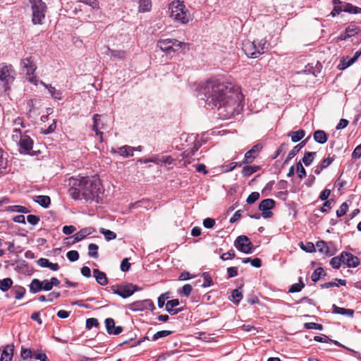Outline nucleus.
<instances>
[{"instance_id":"f257e3e1","label":"nucleus","mask_w":361,"mask_h":361,"mask_svg":"<svg viewBox=\"0 0 361 361\" xmlns=\"http://www.w3.org/2000/svg\"><path fill=\"white\" fill-rule=\"evenodd\" d=\"M198 97L212 108L224 107L231 115L238 111L243 99L239 87L231 83H225L215 78H210L199 85Z\"/></svg>"},{"instance_id":"f03ea898","label":"nucleus","mask_w":361,"mask_h":361,"mask_svg":"<svg viewBox=\"0 0 361 361\" xmlns=\"http://www.w3.org/2000/svg\"><path fill=\"white\" fill-rule=\"evenodd\" d=\"M69 189L71 196L75 200H85L86 202H98L100 193L99 183L88 177L71 178Z\"/></svg>"},{"instance_id":"7ed1b4c3","label":"nucleus","mask_w":361,"mask_h":361,"mask_svg":"<svg viewBox=\"0 0 361 361\" xmlns=\"http://www.w3.org/2000/svg\"><path fill=\"white\" fill-rule=\"evenodd\" d=\"M244 53L250 58H257L268 49L267 42L265 39L254 40H245L243 42L242 47Z\"/></svg>"},{"instance_id":"20e7f679","label":"nucleus","mask_w":361,"mask_h":361,"mask_svg":"<svg viewBox=\"0 0 361 361\" xmlns=\"http://www.w3.org/2000/svg\"><path fill=\"white\" fill-rule=\"evenodd\" d=\"M169 9L171 10V18L176 22L185 24L192 20L191 15L185 8L183 1H177L172 2L169 6Z\"/></svg>"},{"instance_id":"39448f33","label":"nucleus","mask_w":361,"mask_h":361,"mask_svg":"<svg viewBox=\"0 0 361 361\" xmlns=\"http://www.w3.org/2000/svg\"><path fill=\"white\" fill-rule=\"evenodd\" d=\"M33 25H42L47 11V4L42 0H29Z\"/></svg>"},{"instance_id":"423d86ee","label":"nucleus","mask_w":361,"mask_h":361,"mask_svg":"<svg viewBox=\"0 0 361 361\" xmlns=\"http://www.w3.org/2000/svg\"><path fill=\"white\" fill-rule=\"evenodd\" d=\"M110 288L114 294L118 295L123 298H127L131 296L135 292L140 290L137 286L130 283L111 286Z\"/></svg>"},{"instance_id":"0eeeda50","label":"nucleus","mask_w":361,"mask_h":361,"mask_svg":"<svg viewBox=\"0 0 361 361\" xmlns=\"http://www.w3.org/2000/svg\"><path fill=\"white\" fill-rule=\"evenodd\" d=\"M15 74L11 65H7L5 63L0 64V81L3 82L5 90H7L8 85L13 82Z\"/></svg>"},{"instance_id":"6e6552de","label":"nucleus","mask_w":361,"mask_h":361,"mask_svg":"<svg viewBox=\"0 0 361 361\" xmlns=\"http://www.w3.org/2000/svg\"><path fill=\"white\" fill-rule=\"evenodd\" d=\"M334 8L331 11V15L336 16L341 11L348 12L350 13H358L359 8L353 6L350 4L342 3L339 0H333Z\"/></svg>"},{"instance_id":"1a4fd4ad","label":"nucleus","mask_w":361,"mask_h":361,"mask_svg":"<svg viewBox=\"0 0 361 361\" xmlns=\"http://www.w3.org/2000/svg\"><path fill=\"white\" fill-rule=\"evenodd\" d=\"M235 247L245 254H250L254 250V246L247 236L242 235L237 237L234 242Z\"/></svg>"},{"instance_id":"9d476101","label":"nucleus","mask_w":361,"mask_h":361,"mask_svg":"<svg viewBox=\"0 0 361 361\" xmlns=\"http://www.w3.org/2000/svg\"><path fill=\"white\" fill-rule=\"evenodd\" d=\"M129 308L132 311H144L151 310L155 309L153 302L150 299L135 301L129 305Z\"/></svg>"},{"instance_id":"9b49d317","label":"nucleus","mask_w":361,"mask_h":361,"mask_svg":"<svg viewBox=\"0 0 361 361\" xmlns=\"http://www.w3.org/2000/svg\"><path fill=\"white\" fill-rule=\"evenodd\" d=\"M275 201L272 199L263 200L259 204V209L262 211V216L264 219L270 218L273 213L270 211L274 206Z\"/></svg>"},{"instance_id":"f8f14e48","label":"nucleus","mask_w":361,"mask_h":361,"mask_svg":"<svg viewBox=\"0 0 361 361\" xmlns=\"http://www.w3.org/2000/svg\"><path fill=\"white\" fill-rule=\"evenodd\" d=\"M19 145L21 152L28 154L32 149L33 141L30 137L26 134L19 135Z\"/></svg>"},{"instance_id":"ddd939ff","label":"nucleus","mask_w":361,"mask_h":361,"mask_svg":"<svg viewBox=\"0 0 361 361\" xmlns=\"http://www.w3.org/2000/svg\"><path fill=\"white\" fill-rule=\"evenodd\" d=\"M341 257L343 259V264H346L348 267H357L360 264V259L357 257L347 252H342Z\"/></svg>"},{"instance_id":"4468645a","label":"nucleus","mask_w":361,"mask_h":361,"mask_svg":"<svg viewBox=\"0 0 361 361\" xmlns=\"http://www.w3.org/2000/svg\"><path fill=\"white\" fill-rule=\"evenodd\" d=\"M135 151V148L134 147H131L129 145H124L117 149L112 148L111 149V154H118L120 156L127 158L129 157H133L134 154V152Z\"/></svg>"},{"instance_id":"2eb2a0df","label":"nucleus","mask_w":361,"mask_h":361,"mask_svg":"<svg viewBox=\"0 0 361 361\" xmlns=\"http://www.w3.org/2000/svg\"><path fill=\"white\" fill-rule=\"evenodd\" d=\"M262 144L258 143L255 145L251 149L247 151L245 154V159L242 164H250L255 159L257 153L262 149Z\"/></svg>"},{"instance_id":"dca6fc26","label":"nucleus","mask_w":361,"mask_h":361,"mask_svg":"<svg viewBox=\"0 0 361 361\" xmlns=\"http://www.w3.org/2000/svg\"><path fill=\"white\" fill-rule=\"evenodd\" d=\"M105 326L106 331L109 334L118 335L123 331V327L121 326H115V322L112 318L105 319Z\"/></svg>"},{"instance_id":"f3484780","label":"nucleus","mask_w":361,"mask_h":361,"mask_svg":"<svg viewBox=\"0 0 361 361\" xmlns=\"http://www.w3.org/2000/svg\"><path fill=\"white\" fill-rule=\"evenodd\" d=\"M13 135L12 138L14 141L18 142L19 139V135H20V128H25L23 119L21 117H17L13 121Z\"/></svg>"},{"instance_id":"a211bd4d","label":"nucleus","mask_w":361,"mask_h":361,"mask_svg":"<svg viewBox=\"0 0 361 361\" xmlns=\"http://www.w3.org/2000/svg\"><path fill=\"white\" fill-rule=\"evenodd\" d=\"M173 39H159L157 42V47L160 48V49L166 54H170L171 52L172 46Z\"/></svg>"},{"instance_id":"6ab92c4d","label":"nucleus","mask_w":361,"mask_h":361,"mask_svg":"<svg viewBox=\"0 0 361 361\" xmlns=\"http://www.w3.org/2000/svg\"><path fill=\"white\" fill-rule=\"evenodd\" d=\"M21 64L23 67L26 70L27 74L35 73L37 66L34 63L32 57H27L22 60Z\"/></svg>"},{"instance_id":"aec40b11","label":"nucleus","mask_w":361,"mask_h":361,"mask_svg":"<svg viewBox=\"0 0 361 361\" xmlns=\"http://www.w3.org/2000/svg\"><path fill=\"white\" fill-rule=\"evenodd\" d=\"M93 275L97 282L101 286H105L108 283V279L104 272L101 271L98 269H93Z\"/></svg>"},{"instance_id":"412c9836","label":"nucleus","mask_w":361,"mask_h":361,"mask_svg":"<svg viewBox=\"0 0 361 361\" xmlns=\"http://www.w3.org/2000/svg\"><path fill=\"white\" fill-rule=\"evenodd\" d=\"M92 233V228H84L80 231L74 234L72 237L74 238L73 243L79 242L83 240L86 236L90 235Z\"/></svg>"},{"instance_id":"4be33fe9","label":"nucleus","mask_w":361,"mask_h":361,"mask_svg":"<svg viewBox=\"0 0 361 361\" xmlns=\"http://www.w3.org/2000/svg\"><path fill=\"white\" fill-rule=\"evenodd\" d=\"M37 264L41 267L49 268L52 271H57L59 269V265L57 263H52L46 258H40L37 261Z\"/></svg>"},{"instance_id":"5701e85b","label":"nucleus","mask_w":361,"mask_h":361,"mask_svg":"<svg viewBox=\"0 0 361 361\" xmlns=\"http://www.w3.org/2000/svg\"><path fill=\"white\" fill-rule=\"evenodd\" d=\"M13 345H7L2 352L0 360L11 361L13 355Z\"/></svg>"},{"instance_id":"b1692460","label":"nucleus","mask_w":361,"mask_h":361,"mask_svg":"<svg viewBox=\"0 0 361 361\" xmlns=\"http://www.w3.org/2000/svg\"><path fill=\"white\" fill-rule=\"evenodd\" d=\"M333 312L338 314L345 315L348 317H353L354 315V310L351 309H345L340 307L336 305H333Z\"/></svg>"},{"instance_id":"393cba45","label":"nucleus","mask_w":361,"mask_h":361,"mask_svg":"<svg viewBox=\"0 0 361 361\" xmlns=\"http://www.w3.org/2000/svg\"><path fill=\"white\" fill-rule=\"evenodd\" d=\"M40 83L49 90V92L51 94V97L58 100H61L62 99V92L56 90L54 87H52L51 85H47L44 82L41 81Z\"/></svg>"},{"instance_id":"a878e982","label":"nucleus","mask_w":361,"mask_h":361,"mask_svg":"<svg viewBox=\"0 0 361 361\" xmlns=\"http://www.w3.org/2000/svg\"><path fill=\"white\" fill-rule=\"evenodd\" d=\"M315 142L319 144H324L328 140L327 134L322 130H317L313 134Z\"/></svg>"},{"instance_id":"bb28decb","label":"nucleus","mask_w":361,"mask_h":361,"mask_svg":"<svg viewBox=\"0 0 361 361\" xmlns=\"http://www.w3.org/2000/svg\"><path fill=\"white\" fill-rule=\"evenodd\" d=\"M10 293L13 295L16 300H20L24 297L25 294V289L23 286H15L11 288Z\"/></svg>"},{"instance_id":"cd10ccee","label":"nucleus","mask_w":361,"mask_h":361,"mask_svg":"<svg viewBox=\"0 0 361 361\" xmlns=\"http://www.w3.org/2000/svg\"><path fill=\"white\" fill-rule=\"evenodd\" d=\"M305 135V131L300 129L297 131H291L288 133V136L290 137L293 142H297L301 140Z\"/></svg>"},{"instance_id":"c85d7f7f","label":"nucleus","mask_w":361,"mask_h":361,"mask_svg":"<svg viewBox=\"0 0 361 361\" xmlns=\"http://www.w3.org/2000/svg\"><path fill=\"white\" fill-rule=\"evenodd\" d=\"M42 281L37 279H32L30 284L29 285L30 291L32 293L40 292L42 290Z\"/></svg>"},{"instance_id":"c756f323","label":"nucleus","mask_w":361,"mask_h":361,"mask_svg":"<svg viewBox=\"0 0 361 361\" xmlns=\"http://www.w3.org/2000/svg\"><path fill=\"white\" fill-rule=\"evenodd\" d=\"M35 201L42 207L47 208L51 202L50 197L47 195H38L35 197Z\"/></svg>"},{"instance_id":"7c9ffc66","label":"nucleus","mask_w":361,"mask_h":361,"mask_svg":"<svg viewBox=\"0 0 361 361\" xmlns=\"http://www.w3.org/2000/svg\"><path fill=\"white\" fill-rule=\"evenodd\" d=\"M316 247L319 252L324 253L326 255L331 256L332 254L329 251V248L325 241H318L316 244Z\"/></svg>"},{"instance_id":"2f4dec72","label":"nucleus","mask_w":361,"mask_h":361,"mask_svg":"<svg viewBox=\"0 0 361 361\" xmlns=\"http://www.w3.org/2000/svg\"><path fill=\"white\" fill-rule=\"evenodd\" d=\"M13 281L11 278H5L0 280V290L3 292L8 291L12 288Z\"/></svg>"},{"instance_id":"473e14b6","label":"nucleus","mask_w":361,"mask_h":361,"mask_svg":"<svg viewBox=\"0 0 361 361\" xmlns=\"http://www.w3.org/2000/svg\"><path fill=\"white\" fill-rule=\"evenodd\" d=\"M326 276V272L322 267L316 269L311 276L312 281L314 282L318 281L322 277Z\"/></svg>"},{"instance_id":"72a5a7b5","label":"nucleus","mask_w":361,"mask_h":361,"mask_svg":"<svg viewBox=\"0 0 361 361\" xmlns=\"http://www.w3.org/2000/svg\"><path fill=\"white\" fill-rule=\"evenodd\" d=\"M305 285L302 281V278L300 277L299 282L291 285L288 291L289 293H298L305 287Z\"/></svg>"},{"instance_id":"f704fd0d","label":"nucleus","mask_w":361,"mask_h":361,"mask_svg":"<svg viewBox=\"0 0 361 361\" xmlns=\"http://www.w3.org/2000/svg\"><path fill=\"white\" fill-rule=\"evenodd\" d=\"M315 156H316V152H305L302 157V162L304 163V164L305 166H309L313 162Z\"/></svg>"},{"instance_id":"c9c22d12","label":"nucleus","mask_w":361,"mask_h":361,"mask_svg":"<svg viewBox=\"0 0 361 361\" xmlns=\"http://www.w3.org/2000/svg\"><path fill=\"white\" fill-rule=\"evenodd\" d=\"M99 247L94 243H90L88 246V255L90 257L97 259Z\"/></svg>"},{"instance_id":"e433bc0d","label":"nucleus","mask_w":361,"mask_h":361,"mask_svg":"<svg viewBox=\"0 0 361 361\" xmlns=\"http://www.w3.org/2000/svg\"><path fill=\"white\" fill-rule=\"evenodd\" d=\"M151 0H139V11L146 12L149 11L151 8Z\"/></svg>"},{"instance_id":"4c0bfd02","label":"nucleus","mask_w":361,"mask_h":361,"mask_svg":"<svg viewBox=\"0 0 361 361\" xmlns=\"http://www.w3.org/2000/svg\"><path fill=\"white\" fill-rule=\"evenodd\" d=\"M259 169V166H244L242 170V173L244 176L248 177L257 171Z\"/></svg>"},{"instance_id":"58836bf2","label":"nucleus","mask_w":361,"mask_h":361,"mask_svg":"<svg viewBox=\"0 0 361 361\" xmlns=\"http://www.w3.org/2000/svg\"><path fill=\"white\" fill-rule=\"evenodd\" d=\"M242 262L244 264L250 263L252 267L256 268H259L262 266V261L257 257L254 259L250 257L244 258L242 259Z\"/></svg>"},{"instance_id":"ea45409f","label":"nucleus","mask_w":361,"mask_h":361,"mask_svg":"<svg viewBox=\"0 0 361 361\" xmlns=\"http://www.w3.org/2000/svg\"><path fill=\"white\" fill-rule=\"evenodd\" d=\"M243 299V294L238 289H234L231 293V300L235 305H238Z\"/></svg>"},{"instance_id":"a19ab883","label":"nucleus","mask_w":361,"mask_h":361,"mask_svg":"<svg viewBox=\"0 0 361 361\" xmlns=\"http://www.w3.org/2000/svg\"><path fill=\"white\" fill-rule=\"evenodd\" d=\"M79 1L90 6L92 11H98L100 9L98 0H79Z\"/></svg>"},{"instance_id":"79ce46f5","label":"nucleus","mask_w":361,"mask_h":361,"mask_svg":"<svg viewBox=\"0 0 361 361\" xmlns=\"http://www.w3.org/2000/svg\"><path fill=\"white\" fill-rule=\"evenodd\" d=\"M353 63H355V61L351 58H343L338 67L340 70H344L351 66Z\"/></svg>"},{"instance_id":"37998d69","label":"nucleus","mask_w":361,"mask_h":361,"mask_svg":"<svg viewBox=\"0 0 361 361\" xmlns=\"http://www.w3.org/2000/svg\"><path fill=\"white\" fill-rule=\"evenodd\" d=\"M342 263H343V259L341 257V254L339 256L331 258L330 260V264L334 269H339Z\"/></svg>"},{"instance_id":"c03bdc74","label":"nucleus","mask_w":361,"mask_h":361,"mask_svg":"<svg viewBox=\"0 0 361 361\" xmlns=\"http://www.w3.org/2000/svg\"><path fill=\"white\" fill-rule=\"evenodd\" d=\"M99 233L104 235L106 240H111L116 238V234L114 231L104 228H101L99 229Z\"/></svg>"},{"instance_id":"a18cd8bd","label":"nucleus","mask_w":361,"mask_h":361,"mask_svg":"<svg viewBox=\"0 0 361 361\" xmlns=\"http://www.w3.org/2000/svg\"><path fill=\"white\" fill-rule=\"evenodd\" d=\"M300 147L295 145L288 153L283 164H287L298 152L300 151Z\"/></svg>"},{"instance_id":"49530a36","label":"nucleus","mask_w":361,"mask_h":361,"mask_svg":"<svg viewBox=\"0 0 361 361\" xmlns=\"http://www.w3.org/2000/svg\"><path fill=\"white\" fill-rule=\"evenodd\" d=\"M173 45L172 46L171 52L179 51L181 49L188 46L186 43L179 42L175 39H173Z\"/></svg>"},{"instance_id":"de8ad7c7","label":"nucleus","mask_w":361,"mask_h":361,"mask_svg":"<svg viewBox=\"0 0 361 361\" xmlns=\"http://www.w3.org/2000/svg\"><path fill=\"white\" fill-rule=\"evenodd\" d=\"M357 33V29L354 25H350L345 29V35L342 37L341 39H346L350 37Z\"/></svg>"},{"instance_id":"09e8293b","label":"nucleus","mask_w":361,"mask_h":361,"mask_svg":"<svg viewBox=\"0 0 361 361\" xmlns=\"http://www.w3.org/2000/svg\"><path fill=\"white\" fill-rule=\"evenodd\" d=\"M172 334V331H167V330H163L157 331L156 334H154L152 337L153 341H157L159 338L166 337Z\"/></svg>"},{"instance_id":"8fccbe9b","label":"nucleus","mask_w":361,"mask_h":361,"mask_svg":"<svg viewBox=\"0 0 361 361\" xmlns=\"http://www.w3.org/2000/svg\"><path fill=\"white\" fill-rule=\"evenodd\" d=\"M304 327L306 329H316L319 331H322L323 329V326L322 324L314 322H306L304 324Z\"/></svg>"},{"instance_id":"3c124183","label":"nucleus","mask_w":361,"mask_h":361,"mask_svg":"<svg viewBox=\"0 0 361 361\" xmlns=\"http://www.w3.org/2000/svg\"><path fill=\"white\" fill-rule=\"evenodd\" d=\"M335 155L331 156V154L328 155L327 158L324 159L321 163L320 165L322 168L326 169L334 161Z\"/></svg>"},{"instance_id":"603ef678","label":"nucleus","mask_w":361,"mask_h":361,"mask_svg":"<svg viewBox=\"0 0 361 361\" xmlns=\"http://www.w3.org/2000/svg\"><path fill=\"white\" fill-rule=\"evenodd\" d=\"M300 247L307 252H313L315 251L316 249L314 245L310 242H308L306 244L300 243Z\"/></svg>"},{"instance_id":"864d4df0","label":"nucleus","mask_w":361,"mask_h":361,"mask_svg":"<svg viewBox=\"0 0 361 361\" xmlns=\"http://www.w3.org/2000/svg\"><path fill=\"white\" fill-rule=\"evenodd\" d=\"M204 278V282L202 284L203 288L209 287L213 284V281L212 277L206 272L202 274Z\"/></svg>"},{"instance_id":"5fc2aeb1","label":"nucleus","mask_w":361,"mask_h":361,"mask_svg":"<svg viewBox=\"0 0 361 361\" xmlns=\"http://www.w3.org/2000/svg\"><path fill=\"white\" fill-rule=\"evenodd\" d=\"M126 56V51L123 50H113L111 58L114 59H123Z\"/></svg>"},{"instance_id":"6e6d98bb","label":"nucleus","mask_w":361,"mask_h":361,"mask_svg":"<svg viewBox=\"0 0 361 361\" xmlns=\"http://www.w3.org/2000/svg\"><path fill=\"white\" fill-rule=\"evenodd\" d=\"M348 209V205L346 202H343L336 211V215L338 217L344 216Z\"/></svg>"},{"instance_id":"4d7b16f0","label":"nucleus","mask_w":361,"mask_h":361,"mask_svg":"<svg viewBox=\"0 0 361 361\" xmlns=\"http://www.w3.org/2000/svg\"><path fill=\"white\" fill-rule=\"evenodd\" d=\"M259 198V193L257 192H252L247 198L246 202L248 204H253Z\"/></svg>"},{"instance_id":"13d9d810","label":"nucleus","mask_w":361,"mask_h":361,"mask_svg":"<svg viewBox=\"0 0 361 361\" xmlns=\"http://www.w3.org/2000/svg\"><path fill=\"white\" fill-rule=\"evenodd\" d=\"M99 322L96 318H89L86 320V328L91 329L92 327H97Z\"/></svg>"},{"instance_id":"bf43d9fd","label":"nucleus","mask_w":361,"mask_h":361,"mask_svg":"<svg viewBox=\"0 0 361 361\" xmlns=\"http://www.w3.org/2000/svg\"><path fill=\"white\" fill-rule=\"evenodd\" d=\"M66 256L71 262H75L79 259V253L76 250L68 251Z\"/></svg>"},{"instance_id":"052dcab7","label":"nucleus","mask_w":361,"mask_h":361,"mask_svg":"<svg viewBox=\"0 0 361 361\" xmlns=\"http://www.w3.org/2000/svg\"><path fill=\"white\" fill-rule=\"evenodd\" d=\"M296 170L298 173V177L302 178L306 176V171L302 165L301 162L299 161L296 164Z\"/></svg>"},{"instance_id":"680f3d73","label":"nucleus","mask_w":361,"mask_h":361,"mask_svg":"<svg viewBox=\"0 0 361 361\" xmlns=\"http://www.w3.org/2000/svg\"><path fill=\"white\" fill-rule=\"evenodd\" d=\"M33 356L35 357V355H33V353L30 349L22 348L21 357L23 360H27L28 358H31Z\"/></svg>"},{"instance_id":"e2e57ef3","label":"nucleus","mask_w":361,"mask_h":361,"mask_svg":"<svg viewBox=\"0 0 361 361\" xmlns=\"http://www.w3.org/2000/svg\"><path fill=\"white\" fill-rule=\"evenodd\" d=\"M169 298V293H163L161 294L159 298H158V301H157V304H158V307L159 308H161L164 307V304H165V301L166 300H167L168 298Z\"/></svg>"},{"instance_id":"0e129e2a","label":"nucleus","mask_w":361,"mask_h":361,"mask_svg":"<svg viewBox=\"0 0 361 361\" xmlns=\"http://www.w3.org/2000/svg\"><path fill=\"white\" fill-rule=\"evenodd\" d=\"M242 163L239 164V166H241ZM237 166H238V164L237 162H231L228 164L224 165L222 166V170L224 172H229L233 171Z\"/></svg>"},{"instance_id":"69168bd1","label":"nucleus","mask_w":361,"mask_h":361,"mask_svg":"<svg viewBox=\"0 0 361 361\" xmlns=\"http://www.w3.org/2000/svg\"><path fill=\"white\" fill-rule=\"evenodd\" d=\"M174 159L171 156H162L159 157V164H168L171 165L173 162Z\"/></svg>"},{"instance_id":"338daca9","label":"nucleus","mask_w":361,"mask_h":361,"mask_svg":"<svg viewBox=\"0 0 361 361\" xmlns=\"http://www.w3.org/2000/svg\"><path fill=\"white\" fill-rule=\"evenodd\" d=\"M234 257H235V252L233 250H231L228 251L227 252L222 254L221 256V259L223 261H226L229 259H233Z\"/></svg>"},{"instance_id":"774afa93","label":"nucleus","mask_w":361,"mask_h":361,"mask_svg":"<svg viewBox=\"0 0 361 361\" xmlns=\"http://www.w3.org/2000/svg\"><path fill=\"white\" fill-rule=\"evenodd\" d=\"M215 225V220L212 218H207L203 221V226L206 228H212Z\"/></svg>"}]
</instances>
